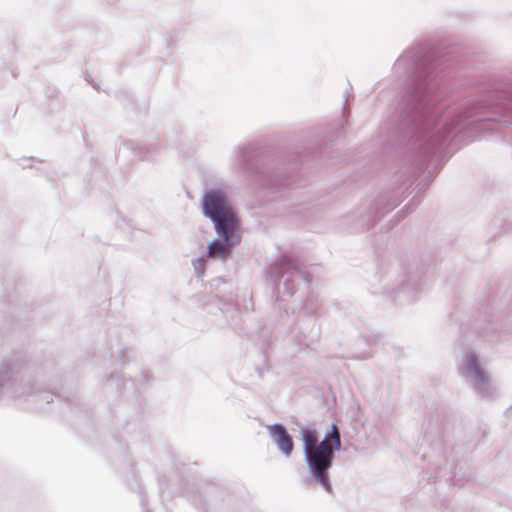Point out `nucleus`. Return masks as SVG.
Here are the masks:
<instances>
[{
	"label": "nucleus",
	"mask_w": 512,
	"mask_h": 512,
	"mask_svg": "<svg viewBox=\"0 0 512 512\" xmlns=\"http://www.w3.org/2000/svg\"><path fill=\"white\" fill-rule=\"evenodd\" d=\"M303 449L307 464L316 481L327 491L331 490L328 470L333 463L334 452L341 448V437L338 427L334 424L321 442L315 429L301 430Z\"/></svg>",
	"instance_id": "1"
},
{
	"label": "nucleus",
	"mask_w": 512,
	"mask_h": 512,
	"mask_svg": "<svg viewBox=\"0 0 512 512\" xmlns=\"http://www.w3.org/2000/svg\"><path fill=\"white\" fill-rule=\"evenodd\" d=\"M203 209L215 223L217 233L225 240L226 244L213 241L209 245V257L226 259L230 253V247L234 244V234L238 230L239 221L234 210L228 203L225 194L221 191H211L204 196Z\"/></svg>",
	"instance_id": "2"
},
{
	"label": "nucleus",
	"mask_w": 512,
	"mask_h": 512,
	"mask_svg": "<svg viewBox=\"0 0 512 512\" xmlns=\"http://www.w3.org/2000/svg\"><path fill=\"white\" fill-rule=\"evenodd\" d=\"M269 432L278 448L286 456H289L293 451L294 445L291 436L285 428L280 424H275L269 427Z\"/></svg>",
	"instance_id": "3"
}]
</instances>
